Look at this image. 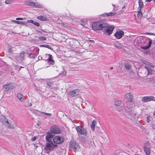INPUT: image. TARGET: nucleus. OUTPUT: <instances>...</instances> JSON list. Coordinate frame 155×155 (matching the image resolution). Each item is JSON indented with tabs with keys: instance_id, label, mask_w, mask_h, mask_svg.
Returning a JSON list of instances; mask_svg holds the SVG:
<instances>
[{
	"instance_id": "f257e3e1",
	"label": "nucleus",
	"mask_w": 155,
	"mask_h": 155,
	"mask_svg": "<svg viewBox=\"0 0 155 155\" xmlns=\"http://www.w3.org/2000/svg\"><path fill=\"white\" fill-rule=\"evenodd\" d=\"M106 26V24L103 20L93 22L92 24V29L94 31L101 30Z\"/></svg>"
},
{
	"instance_id": "f03ea898",
	"label": "nucleus",
	"mask_w": 155,
	"mask_h": 155,
	"mask_svg": "<svg viewBox=\"0 0 155 155\" xmlns=\"http://www.w3.org/2000/svg\"><path fill=\"white\" fill-rule=\"evenodd\" d=\"M114 104L117 106L119 107L118 108V111L119 112L122 111L124 112V114L125 115V117H129V116H127V114L128 113L127 111H126V109L123 107V104L122 103V102L120 101L117 100L115 101Z\"/></svg>"
},
{
	"instance_id": "7ed1b4c3",
	"label": "nucleus",
	"mask_w": 155,
	"mask_h": 155,
	"mask_svg": "<svg viewBox=\"0 0 155 155\" xmlns=\"http://www.w3.org/2000/svg\"><path fill=\"white\" fill-rule=\"evenodd\" d=\"M58 146L53 143L52 142H48L45 144V146L44 147V149L46 150L53 151L54 149L57 147Z\"/></svg>"
},
{
	"instance_id": "20e7f679",
	"label": "nucleus",
	"mask_w": 155,
	"mask_h": 155,
	"mask_svg": "<svg viewBox=\"0 0 155 155\" xmlns=\"http://www.w3.org/2000/svg\"><path fill=\"white\" fill-rule=\"evenodd\" d=\"M78 134L86 136L87 134V131L86 128H84L82 126H78L75 127Z\"/></svg>"
},
{
	"instance_id": "39448f33",
	"label": "nucleus",
	"mask_w": 155,
	"mask_h": 155,
	"mask_svg": "<svg viewBox=\"0 0 155 155\" xmlns=\"http://www.w3.org/2000/svg\"><path fill=\"white\" fill-rule=\"evenodd\" d=\"M70 147L72 148L74 152L79 149V146L78 144L75 141L71 140L70 142Z\"/></svg>"
},
{
	"instance_id": "423d86ee",
	"label": "nucleus",
	"mask_w": 155,
	"mask_h": 155,
	"mask_svg": "<svg viewBox=\"0 0 155 155\" xmlns=\"http://www.w3.org/2000/svg\"><path fill=\"white\" fill-rule=\"evenodd\" d=\"M124 97L125 98L128 100L126 102L127 105H133L132 104L133 103L132 102L133 101V97L132 94L131 93H128L126 94L125 95Z\"/></svg>"
},
{
	"instance_id": "0eeeda50",
	"label": "nucleus",
	"mask_w": 155,
	"mask_h": 155,
	"mask_svg": "<svg viewBox=\"0 0 155 155\" xmlns=\"http://www.w3.org/2000/svg\"><path fill=\"white\" fill-rule=\"evenodd\" d=\"M64 140V138L59 136L55 137L53 139V141L55 144L56 145L62 143Z\"/></svg>"
},
{
	"instance_id": "6e6552de",
	"label": "nucleus",
	"mask_w": 155,
	"mask_h": 155,
	"mask_svg": "<svg viewBox=\"0 0 155 155\" xmlns=\"http://www.w3.org/2000/svg\"><path fill=\"white\" fill-rule=\"evenodd\" d=\"M1 121L3 124H5V122L7 123L6 126L12 129H14V127L13 125H11L9 123L7 119L4 116L2 117V118L1 119Z\"/></svg>"
},
{
	"instance_id": "1a4fd4ad",
	"label": "nucleus",
	"mask_w": 155,
	"mask_h": 155,
	"mask_svg": "<svg viewBox=\"0 0 155 155\" xmlns=\"http://www.w3.org/2000/svg\"><path fill=\"white\" fill-rule=\"evenodd\" d=\"M50 131L52 133L55 134H59L61 132L59 127L56 126H52L50 129Z\"/></svg>"
},
{
	"instance_id": "9d476101",
	"label": "nucleus",
	"mask_w": 155,
	"mask_h": 155,
	"mask_svg": "<svg viewBox=\"0 0 155 155\" xmlns=\"http://www.w3.org/2000/svg\"><path fill=\"white\" fill-rule=\"evenodd\" d=\"M25 53V52L23 51L20 54L19 56H17L16 57V60L19 63H21L24 59Z\"/></svg>"
},
{
	"instance_id": "9b49d317",
	"label": "nucleus",
	"mask_w": 155,
	"mask_h": 155,
	"mask_svg": "<svg viewBox=\"0 0 155 155\" xmlns=\"http://www.w3.org/2000/svg\"><path fill=\"white\" fill-rule=\"evenodd\" d=\"M154 99V97L153 96H145L142 98L141 101L143 102H147L149 101H153Z\"/></svg>"
},
{
	"instance_id": "f8f14e48",
	"label": "nucleus",
	"mask_w": 155,
	"mask_h": 155,
	"mask_svg": "<svg viewBox=\"0 0 155 155\" xmlns=\"http://www.w3.org/2000/svg\"><path fill=\"white\" fill-rule=\"evenodd\" d=\"M13 87V86L11 83L6 84L3 86V89L5 91H8L12 89Z\"/></svg>"
},
{
	"instance_id": "ddd939ff",
	"label": "nucleus",
	"mask_w": 155,
	"mask_h": 155,
	"mask_svg": "<svg viewBox=\"0 0 155 155\" xmlns=\"http://www.w3.org/2000/svg\"><path fill=\"white\" fill-rule=\"evenodd\" d=\"M124 32L121 30L117 31L114 34V35L115 37L118 39H120L124 35Z\"/></svg>"
},
{
	"instance_id": "4468645a",
	"label": "nucleus",
	"mask_w": 155,
	"mask_h": 155,
	"mask_svg": "<svg viewBox=\"0 0 155 155\" xmlns=\"http://www.w3.org/2000/svg\"><path fill=\"white\" fill-rule=\"evenodd\" d=\"M53 135L49 132H48L46 133V139L48 142H52Z\"/></svg>"
},
{
	"instance_id": "2eb2a0df",
	"label": "nucleus",
	"mask_w": 155,
	"mask_h": 155,
	"mask_svg": "<svg viewBox=\"0 0 155 155\" xmlns=\"http://www.w3.org/2000/svg\"><path fill=\"white\" fill-rule=\"evenodd\" d=\"M114 28L113 26H110L106 29L105 33L107 35H110L112 33Z\"/></svg>"
},
{
	"instance_id": "dca6fc26",
	"label": "nucleus",
	"mask_w": 155,
	"mask_h": 155,
	"mask_svg": "<svg viewBox=\"0 0 155 155\" xmlns=\"http://www.w3.org/2000/svg\"><path fill=\"white\" fill-rule=\"evenodd\" d=\"M129 115L135 120L138 118L136 113L133 110H131L129 112Z\"/></svg>"
},
{
	"instance_id": "f3484780",
	"label": "nucleus",
	"mask_w": 155,
	"mask_h": 155,
	"mask_svg": "<svg viewBox=\"0 0 155 155\" xmlns=\"http://www.w3.org/2000/svg\"><path fill=\"white\" fill-rule=\"evenodd\" d=\"M79 92V89H76L72 91H71L69 93L70 95L72 97L76 96L77 94Z\"/></svg>"
},
{
	"instance_id": "a211bd4d",
	"label": "nucleus",
	"mask_w": 155,
	"mask_h": 155,
	"mask_svg": "<svg viewBox=\"0 0 155 155\" xmlns=\"http://www.w3.org/2000/svg\"><path fill=\"white\" fill-rule=\"evenodd\" d=\"M37 18L41 21H47L48 20L46 17L44 15L38 16L37 17Z\"/></svg>"
},
{
	"instance_id": "6ab92c4d",
	"label": "nucleus",
	"mask_w": 155,
	"mask_h": 155,
	"mask_svg": "<svg viewBox=\"0 0 155 155\" xmlns=\"http://www.w3.org/2000/svg\"><path fill=\"white\" fill-rule=\"evenodd\" d=\"M124 66L125 69L127 71L130 70L131 68V65L128 62L124 63Z\"/></svg>"
},
{
	"instance_id": "aec40b11",
	"label": "nucleus",
	"mask_w": 155,
	"mask_h": 155,
	"mask_svg": "<svg viewBox=\"0 0 155 155\" xmlns=\"http://www.w3.org/2000/svg\"><path fill=\"white\" fill-rule=\"evenodd\" d=\"M12 22L16 24H21L23 25H25L27 24L26 23L25 21H18L16 20H12Z\"/></svg>"
},
{
	"instance_id": "412c9836",
	"label": "nucleus",
	"mask_w": 155,
	"mask_h": 155,
	"mask_svg": "<svg viewBox=\"0 0 155 155\" xmlns=\"http://www.w3.org/2000/svg\"><path fill=\"white\" fill-rule=\"evenodd\" d=\"M144 151L146 155H150V149L149 147H144Z\"/></svg>"
},
{
	"instance_id": "4be33fe9",
	"label": "nucleus",
	"mask_w": 155,
	"mask_h": 155,
	"mask_svg": "<svg viewBox=\"0 0 155 155\" xmlns=\"http://www.w3.org/2000/svg\"><path fill=\"white\" fill-rule=\"evenodd\" d=\"M144 68L146 69L148 72V74H151L153 72V70L150 68L147 67V66H145Z\"/></svg>"
},
{
	"instance_id": "5701e85b",
	"label": "nucleus",
	"mask_w": 155,
	"mask_h": 155,
	"mask_svg": "<svg viewBox=\"0 0 155 155\" xmlns=\"http://www.w3.org/2000/svg\"><path fill=\"white\" fill-rule=\"evenodd\" d=\"M49 57L48 58V61L50 64H54V61L52 59V56L51 54H48Z\"/></svg>"
},
{
	"instance_id": "b1692460",
	"label": "nucleus",
	"mask_w": 155,
	"mask_h": 155,
	"mask_svg": "<svg viewBox=\"0 0 155 155\" xmlns=\"http://www.w3.org/2000/svg\"><path fill=\"white\" fill-rule=\"evenodd\" d=\"M96 121L95 120H94L91 123V129L92 131H94L95 129V127L96 125Z\"/></svg>"
},
{
	"instance_id": "393cba45",
	"label": "nucleus",
	"mask_w": 155,
	"mask_h": 155,
	"mask_svg": "<svg viewBox=\"0 0 155 155\" xmlns=\"http://www.w3.org/2000/svg\"><path fill=\"white\" fill-rule=\"evenodd\" d=\"M152 41L150 40L148 42V45H147L142 46L141 47V48L143 49H148L150 47L152 43Z\"/></svg>"
},
{
	"instance_id": "a878e982",
	"label": "nucleus",
	"mask_w": 155,
	"mask_h": 155,
	"mask_svg": "<svg viewBox=\"0 0 155 155\" xmlns=\"http://www.w3.org/2000/svg\"><path fill=\"white\" fill-rule=\"evenodd\" d=\"M17 97L21 101H22L24 100V96L21 94H18L17 95Z\"/></svg>"
},
{
	"instance_id": "bb28decb",
	"label": "nucleus",
	"mask_w": 155,
	"mask_h": 155,
	"mask_svg": "<svg viewBox=\"0 0 155 155\" xmlns=\"http://www.w3.org/2000/svg\"><path fill=\"white\" fill-rule=\"evenodd\" d=\"M34 4H33V6H34L38 8H41L42 7V5L39 4L38 2H34Z\"/></svg>"
},
{
	"instance_id": "cd10ccee",
	"label": "nucleus",
	"mask_w": 155,
	"mask_h": 155,
	"mask_svg": "<svg viewBox=\"0 0 155 155\" xmlns=\"http://www.w3.org/2000/svg\"><path fill=\"white\" fill-rule=\"evenodd\" d=\"M47 84L49 87L52 86L53 84V82L51 81H47L46 82Z\"/></svg>"
},
{
	"instance_id": "c85d7f7f",
	"label": "nucleus",
	"mask_w": 155,
	"mask_h": 155,
	"mask_svg": "<svg viewBox=\"0 0 155 155\" xmlns=\"http://www.w3.org/2000/svg\"><path fill=\"white\" fill-rule=\"evenodd\" d=\"M25 3L27 5L31 6H33V4H34V2L30 1H27Z\"/></svg>"
},
{
	"instance_id": "c756f323",
	"label": "nucleus",
	"mask_w": 155,
	"mask_h": 155,
	"mask_svg": "<svg viewBox=\"0 0 155 155\" xmlns=\"http://www.w3.org/2000/svg\"><path fill=\"white\" fill-rule=\"evenodd\" d=\"M41 46L42 47H46L51 50L53 49L51 46H49V45H41Z\"/></svg>"
},
{
	"instance_id": "7c9ffc66",
	"label": "nucleus",
	"mask_w": 155,
	"mask_h": 155,
	"mask_svg": "<svg viewBox=\"0 0 155 155\" xmlns=\"http://www.w3.org/2000/svg\"><path fill=\"white\" fill-rule=\"evenodd\" d=\"M138 3L139 6L140 8H142L143 6V3L142 1L141 0H139Z\"/></svg>"
},
{
	"instance_id": "2f4dec72",
	"label": "nucleus",
	"mask_w": 155,
	"mask_h": 155,
	"mask_svg": "<svg viewBox=\"0 0 155 155\" xmlns=\"http://www.w3.org/2000/svg\"><path fill=\"white\" fill-rule=\"evenodd\" d=\"M67 40H70L71 41H69V42H70V45H73V44H72V43H71V42H72L73 41H76V42H78V41L77 39H66V40L67 41Z\"/></svg>"
},
{
	"instance_id": "473e14b6",
	"label": "nucleus",
	"mask_w": 155,
	"mask_h": 155,
	"mask_svg": "<svg viewBox=\"0 0 155 155\" xmlns=\"http://www.w3.org/2000/svg\"><path fill=\"white\" fill-rule=\"evenodd\" d=\"M13 2L12 0H6L5 3L7 4H10L12 3Z\"/></svg>"
},
{
	"instance_id": "72a5a7b5",
	"label": "nucleus",
	"mask_w": 155,
	"mask_h": 155,
	"mask_svg": "<svg viewBox=\"0 0 155 155\" xmlns=\"http://www.w3.org/2000/svg\"><path fill=\"white\" fill-rule=\"evenodd\" d=\"M116 13L115 12H110V13H109L108 14H107V16H112V15H114L115 14H116Z\"/></svg>"
},
{
	"instance_id": "f704fd0d",
	"label": "nucleus",
	"mask_w": 155,
	"mask_h": 155,
	"mask_svg": "<svg viewBox=\"0 0 155 155\" xmlns=\"http://www.w3.org/2000/svg\"><path fill=\"white\" fill-rule=\"evenodd\" d=\"M141 61L143 63L146 65L148 64L149 63L148 62L143 59H141Z\"/></svg>"
},
{
	"instance_id": "c9c22d12",
	"label": "nucleus",
	"mask_w": 155,
	"mask_h": 155,
	"mask_svg": "<svg viewBox=\"0 0 155 155\" xmlns=\"http://www.w3.org/2000/svg\"><path fill=\"white\" fill-rule=\"evenodd\" d=\"M142 15V12L140 11H138L137 12V15L138 17H141Z\"/></svg>"
},
{
	"instance_id": "e433bc0d",
	"label": "nucleus",
	"mask_w": 155,
	"mask_h": 155,
	"mask_svg": "<svg viewBox=\"0 0 155 155\" xmlns=\"http://www.w3.org/2000/svg\"><path fill=\"white\" fill-rule=\"evenodd\" d=\"M33 24L35 26L39 27L40 26V24L39 23L35 21L34 22Z\"/></svg>"
},
{
	"instance_id": "4c0bfd02",
	"label": "nucleus",
	"mask_w": 155,
	"mask_h": 155,
	"mask_svg": "<svg viewBox=\"0 0 155 155\" xmlns=\"http://www.w3.org/2000/svg\"><path fill=\"white\" fill-rule=\"evenodd\" d=\"M25 19V18H16V19L17 20H23Z\"/></svg>"
},
{
	"instance_id": "58836bf2",
	"label": "nucleus",
	"mask_w": 155,
	"mask_h": 155,
	"mask_svg": "<svg viewBox=\"0 0 155 155\" xmlns=\"http://www.w3.org/2000/svg\"><path fill=\"white\" fill-rule=\"evenodd\" d=\"M34 22V21L33 20H28L26 22L27 24V23H31L33 24Z\"/></svg>"
},
{
	"instance_id": "ea45409f",
	"label": "nucleus",
	"mask_w": 155,
	"mask_h": 155,
	"mask_svg": "<svg viewBox=\"0 0 155 155\" xmlns=\"http://www.w3.org/2000/svg\"><path fill=\"white\" fill-rule=\"evenodd\" d=\"M40 113L41 114V113L44 114H45V115H47V116H51V114L50 113H45L44 112H40Z\"/></svg>"
},
{
	"instance_id": "a19ab883",
	"label": "nucleus",
	"mask_w": 155,
	"mask_h": 155,
	"mask_svg": "<svg viewBox=\"0 0 155 155\" xmlns=\"http://www.w3.org/2000/svg\"><path fill=\"white\" fill-rule=\"evenodd\" d=\"M148 65V66H147L148 67H149L150 68H153L154 67V65H152L151 64H150V63L148 64H147Z\"/></svg>"
},
{
	"instance_id": "79ce46f5",
	"label": "nucleus",
	"mask_w": 155,
	"mask_h": 155,
	"mask_svg": "<svg viewBox=\"0 0 155 155\" xmlns=\"http://www.w3.org/2000/svg\"><path fill=\"white\" fill-rule=\"evenodd\" d=\"M62 26L63 27H64L65 28H68V26L67 25H65V24H62Z\"/></svg>"
},
{
	"instance_id": "37998d69",
	"label": "nucleus",
	"mask_w": 155,
	"mask_h": 155,
	"mask_svg": "<svg viewBox=\"0 0 155 155\" xmlns=\"http://www.w3.org/2000/svg\"><path fill=\"white\" fill-rule=\"evenodd\" d=\"M36 137H33L31 139V140H32V141H35V140L36 139Z\"/></svg>"
},
{
	"instance_id": "c03bdc74",
	"label": "nucleus",
	"mask_w": 155,
	"mask_h": 155,
	"mask_svg": "<svg viewBox=\"0 0 155 155\" xmlns=\"http://www.w3.org/2000/svg\"><path fill=\"white\" fill-rule=\"evenodd\" d=\"M34 145L35 147V148L36 149L37 148V147H38V143H37V144H34Z\"/></svg>"
},
{
	"instance_id": "a18cd8bd",
	"label": "nucleus",
	"mask_w": 155,
	"mask_h": 155,
	"mask_svg": "<svg viewBox=\"0 0 155 155\" xmlns=\"http://www.w3.org/2000/svg\"><path fill=\"white\" fill-rule=\"evenodd\" d=\"M150 120L149 119V118H147V123H149L150 122Z\"/></svg>"
},
{
	"instance_id": "49530a36",
	"label": "nucleus",
	"mask_w": 155,
	"mask_h": 155,
	"mask_svg": "<svg viewBox=\"0 0 155 155\" xmlns=\"http://www.w3.org/2000/svg\"><path fill=\"white\" fill-rule=\"evenodd\" d=\"M146 34L147 35H153V33H146Z\"/></svg>"
},
{
	"instance_id": "de8ad7c7",
	"label": "nucleus",
	"mask_w": 155,
	"mask_h": 155,
	"mask_svg": "<svg viewBox=\"0 0 155 155\" xmlns=\"http://www.w3.org/2000/svg\"><path fill=\"white\" fill-rule=\"evenodd\" d=\"M89 41L90 42H93L94 41L93 40H92L91 39H89Z\"/></svg>"
},
{
	"instance_id": "09e8293b",
	"label": "nucleus",
	"mask_w": 155,
	"mask_h": 155,
	"mask_svg": "<svg viewBox=\"0 0 155 155\" xmlns=\"http://www.w3.org/2000/svg\"><path fill=\"white\" fill-rule=\"evenodd\" d=\"M152 0H146V1L147 2H150Z\"/></svg>"
},
{
	"instance_id": "8fccbe9b",
	"label": "nucleus",
	"mask_w": 155,
	"mask_h": 155,
	"mask_svg": "<svg viewBox=\"0 0 155 155\" xmlns=\"http://www.w3.org/2000/svg\"><path fill=\"white\" fill-rule=\"evenodd\" d=\"M127 107L128 108H130L131 107L130 106L127 105Z\"/></svg>"
},
{
	"instance_id": "3c124183",
	"label": "nucleus",
	"mask_w": 155,
	"mask_h": 155,
	"mask_svg": "<svg viewBox=\"0 0 155 155\" xmlns=\"http://www.w3.org/2000/svg\"><path fill=\"white\" fill-rule=\"evenodd\" d=\"M24 68V67H22V66L20 67V69H19V71L20 70V69H21V68Z\"/></svg>"
},
{
	"instance_id": "603ef678",
	"label": "nucleus",
	"mask_w": 155,
	"mask_h": 155,
	"mask_svg": "<svg viewBox=\"0 0 155 155\" xmlns=\"http://www.w3.org/2000/svg\"><path fill=\"white\" fill-rule=\"evenodd\" d=\"M12 49H11L9 50V51H10V52H11V53H12Z\"/></svg>"
},
{
	"instance_id": "864d4df0",
	"label": "nucleus",
	"mask_w": 155,
	"mask_h": 155,
	"mask_svg": "<svg viewBox=\"0 0 155 155\" xmlns=\"http://www.w3.org/2000/svg\"><path fill=\"white\" fill-rule=\"evenodd\" d=\"M113 68L112 67H111L110 68V70H112L113 69Z\"/></svg>"
},
{
	"instance_id": "5fc2aeb1",
	"label": "nucleus",
	"mask_w": 155,
	"mask_h": 155,
	"mask_svg": "<svg viewBox=\"0 0 155 155\" xmlns=\"http://www.w3.org/2000/svg\"><path fill=\"white\" fill-rule=\"evenodd\" d=\"M146 144H149V142H147L146 143Z\"/></svg>"
},
{
	"instance_id": "6e6d98bb",
	"label": "nucleus",
	"mask_w": 155,
	"mask_h": 155,
	"mask_svg": "<svg viewBox=\"0 0 155 155\" xmlns=\"http://www.w3.org/2000/svg\"><path fill=\"white\" fill-rule=\"evenodd\" d=\"M115 45V47H116L117 48H118V46L116 45Z\"/></svg>"
},
{
	"instance_id": "4d7b16f0",
	"label": "nucleus",
	"mask_w": 155,
	"mask_h": 155,
	"mask_svg": "<svg viewBox=\"0 0 155 155\" xmlns=\"http://www.w3.org/2000/svg\"><path fill=\"white\" fill-rule=\"evenodd\" d=\"M21 59V58L20 57V58H19V60H20Z\"/></svg>"
},
{
	"instance_id": "13d9d810",
	"label": "nucleus",
	"mask_w": 155,
	"mask_h": 155,
	"mask_svg": "<svg viewBox=\"0 0 155 155\" xmlns=\"http://www.w3.org/2000/svg\"><path fill=\"white\" fill-rule=\"evenodd\" d=\"M125 7V6H124L122 8H123Z\"/></svg>"
},
{
	"instance_id": "bf43d9fd",
	"label": "nucleus",
	"mask_w": 155,
	"mask_h": 155,
	"mask_svg": "<svg viewBox=\"0 0 155 155\" xmlns=\"http://www.w3.org/2000/svg\"><path fill=\"white\" fill-rule=\"evenodd\" d=\"M31 105H32V104H30V106H31Z\"/></svg>"
},
{
	"instance_id": "052dcab7",
	"label": "nucleus",
	"mask_w": 155,
	"mask_h": 155,
	"mask_svg": "<svg viewBox=\"0 0 155 155\" xmlns=\"http://www.w3.org/2000/svg\"><path fill=\"white\" fill-rule=\"evenodd\" d=\"M154 2H155V0H153Z\"/></svg>"
},
{
	"instance_id": "680f3d73",
	"label": "nucleus",
	"mask_w": 155,
	"mask_h": 155,
	"mask_svg": "<svg viewBox=\"0 0 155 155\" xmlns=\"http://www.w3.org/2000/svg\"><path fill=\"white\" fill-rule=\"evenodd\" d=\"M41 40H45L46 39H41Z\"/></svg>"
},
{
	"instance_id": "e2e57ef3",
	"label": "nucleus",
	"mask_w": 155,
	"mask_h": 155,
	"mask_svg": "<svg viewBox=\"0 0 155 155\" xmlns=\"http://www.w3.org/2000/svg\"><path fill=\"white\" fill-rule=\"evenodd\" d=\"M154 101H155V99L154 100Z\"/></svg>"
}]
</instances>
